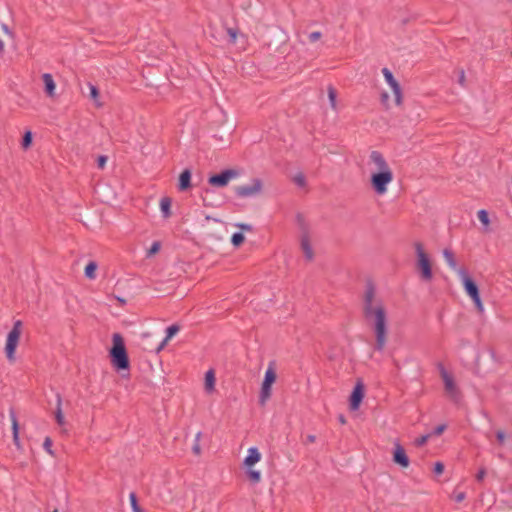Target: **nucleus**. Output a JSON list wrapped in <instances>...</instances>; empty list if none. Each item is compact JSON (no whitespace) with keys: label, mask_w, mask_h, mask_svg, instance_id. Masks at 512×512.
Returning <instances> with one entry per match:
<instances>
[{"label":"nucleus","mask_w":512,"mask_h":512,"mask_svg":"<svg viewBox=\"0 0 512 512\" xmlns=\"http://www.w3.org/2000/svg\"><path fill=\"white\" fill-rule=\"evenodd\" d=\"M53 512H58V510H57V509H55Z\"/></svg>","instance_id":"nucleus-49"},{"label":"nucleus","mask_w":512,"mask_h":512,"mask_svg":"<svg viewBox=\"0 0 512 512\" xmlns=\"http://www.w3.org/2000/svg\"><path fill=\"white\" fill-rule=\"evenodd\" d=\"M159 205H160V211L162 213V216L165 219L171 217V215H172V212H171L172 200H171V198H169V197H162L160 199Z\"/></svg>","instance_id":"nucleus-19"},{"label":"nucleus","mask_w":512,"mask_h":512,"mask_svg":"<svg viewBox=\"0 0 512 512\" xmlns=\"http://www.w3.org/2000/svg\"><path fill=\"white\" fill-rule=\"evenodd\" d=\"M108 158L106 156H99L97 158V165L100 169H103L107 163Z\"/></svg>","instance_id":"nucleus-39"},{"label":"nucleus","mask_w":512,"mask_h":512,"mask_svg":"<svg viewBox=\"0 0 512 512\" xmlns=\"http://www.w3.org/2000/svg\"><path fill=\"white\" fill-rule=\"evenodd\" d=\"M161 250V242L160 241H155L152 243V245L146 250V257L148 258H151L153 257L154 255H156L157 253H159V251Z\"/></svg>","instance_id":"nucleus-26"},{"label":"nucleus","mask_w":512,"mask_h":512,"mask_svg":"<svg viewBox=\"0 0 512 512\" xmlns=\"http://www.w3.org/2000/svg\"><path fill=\"white\" fill-rule=\"evenodd\" d=\"M383 76L387 84L389 85L392 94H393V102L396 106H400L402 104V90L397 82V80L394 78L391 71L387 68H384L382 70Z\"/></svg>","instance_id":"nucleus-10"},{"label":"nucleus","mask_w":512,"mask_h":512,"mask_svg":"<svg viewBox=\"0 0 512 512\" xmlns=\"http://www.w3.org/2000/svg\"><path fill=\"white\" fill-rule=\"evenodd\" d=\"M277 380V365L274 361L269 362L268 367L265 371L264 378L261 383L260 394L258 402L261 405L267 403L272 396V385Z\"/></svg>","instance_id":"nucleus-4"},{"label":"nucleus","mask_w":512,"mask_h":512,"mask_svg":"<svg viewBox=\"0 0 512 512\" xmlns=\"http://www.w3.org/2000/svg\"><path fill=\"white\" fill-rule=\"evenodd\" d=\"M11 36L6 27H2L0 32V52H3L6 47V42L10 40Z\"/></svg>","instance_id":"nucleus-23"},{"label":"nucleus","mask_w":512,"mask_h":512,"mask_svg":"<svg viewBox=\"0 0 512 512\" xmlns=\"http://www.w3.org/2000/svg\"><path fill=\"white\" fill-rule=\"evenodd\" d=\"M440 377L444 384L445 394L453 401H458L461 397L459 387L454 374L447 370L444 366H439Z\"/></svg>","instance_id":"nucleus-7"},{"label":"nucleus","mask_w":512,"mask_h":512,"mask_svg":"<svg viewBox=\"0 0 512 512\" xmlns=\"http://www.w3.org/2000/svg\"><path fill=\"white\" fill-rule=\"evenodd\" d=\"M322 34L319 31H314L308 35V39L311 43L318 41L321 38Z\"/></svg>","instance_id":"nucleus-38"},{"label":"nucleus","mask_w":512,"mask_h":512,"mask_svg":"<svg viewBox=\"0 0 512 512\" xmlns=\"http://www.w3.org/2000/svg\"><path fill=\"white\" fill-rule=\"evenodd\" d=\"M292 180L299 187L306 186V178L302 172H297L296 174H294Z\"/></svg>","instance_id":"nucleus-28"},{"label":"nucleus","mask_w":512,"mask_h":512,"mask_svg":"<svg viewBox=\"0 0 512 512\" xmlns=\"http://www.w3.org/2000/svg\"><path fill=\"white\" fill-rule=\"evenodd\" d=\"M413 247L416 255V269L418 270L421 279L427 282L431 281L433 278V272L430 255L421 242H415Z\"/></svg>","instance_id":"nucleus-3"},{"label":"nucleus","mask_w":512,"mask_h":512,"mask_svg":"<svg viewBox=\"0 0 512 512\" xmlns=\"http://www.w3.org/2000/svg\"><path fill=\"white\" fill-rule=\"evenodd\" d=\"M496 438L500 445H504L506 441L510 438V435L503 430H497Z\"/></svg>","instance_id":"nucleus-31"},{"label":"nucleus","mask_w":512,"mask_h":512,"mask_svg":"<svg viewBox=\"0 0 512 512\" xmlns=\"http://www.w3.org/2000/svg\"><path fill=\"white\" fill-rule=\"evenodd\" d=\"M308 439H309V441H311V442H314V441H315V437H314V436H309V438H308Z\"/></svg>","instance_id":"nucleus-47"},{"label":"nucleus","mask_w":512,"mask_h":512,"mask_svg":"<svg viewBox=\"0 0 512 512\" xmlns=\"http://www.w3.org/2000/svg\"><path fill=\"white\" fill-rule=\"evenodd\" d=\"M237 172L234 170H225L220 174L213 175L209 178V184L214 187H225L229 182L236 178Z\"/></svg>","instance_id":"nucleus-11"},{"label":"nucleus","mask_w":512,"mask_h":512,"mask_svg":"<svg viewBox=\"0 0 512 512\" xmlns=\"http://www.w3.org/2000/svg\"><path fill=\"white\" fill-rule=\"evenodd\" d=\"M227 35H228V41L229 43H235L238 37V31L234 28H227L226 29Z\"/></svg>","instance_id":"nucleus-33"},{"label":"nucleus","mask_w":512,"mask_h":512,"mask_svg":"<svg viewBox=\"0 0 512 512\" xmlns=\"http://www.w3.org/2000/svg\"><path fill=\"white\" fill-rule=\"evenodd\" d=\"M216 377L214 370L210 369L205 373L204 389L211 394L215 391Z\"/></svg>","instance_id":"nucleus-17"},{"label":"nucleus","mask_w":512,"mask_h":512,"mask_svg":"<svg viewBox=\"0 0 512 512\" xmlns=\"http://www.w3.org/2000/svg\"><path fill=\"white\" fill-rule=\"evenodd\" d=\"M55 419L59 426H64L66 424L65 417H64L62 409H61V399L60 398H58V400H57Z\"/></svg>","instance_id":"nucleus-24"},{"label":"nucleus","mask_w":512,"mask_h":512,"mask_svg":"<svg viewBox=\"0 0 512 512\" xmlns=\"http://www.w3.org/2000/svg\"><path fill=\"white\" fill-rule=\"evenodd\" d=\"M442 254L448 267L454 271L459 276V278L464 277L467 271L464 268L458 266L454 253L449 249H444Z\"/></svg>","instance_id":"nucleus-13"},{"label":"nucleus","mask_w":512,"mask_h":512,"mask_svg":"<svg viewBox=\"0 0 512 512\" xmlns=\"http://www.w3.org/2000/svg\"><path fill=\"white\" fill-rule=\"evenodd\" d=\"M43 448L49 453L51 456L54 455V452L52 450V440L50 437H46L43 442Z\"/></svg>","instance_id":"nucleus-36"},{"label":"nucleus","mask_w":512,"mask_h":512,"mask_svg":"<svg viewBox=\"0 0 512 512\" xmlns=\"http://www.w3.org/2000/svg\"><path fill=\"white\" fill-rule=\"evenodd\" d=\"M179 330H180V327L178 325H171V326H169L166 329V334L167 335H166L165 339L157 347L156 351L160 352L167 345V343L179 332Z\"/></svg>","instance_id":"nucleus-18"},{"label":"nucleus","mask_w":512,"mask_h":512,"mask_svg":"<svg viewBox=\"0 0 512 512\" xmlns=\"http://www.w3.org/2000/svg\"><path fill=\"white\" fill-rule=\"evenodd\" d=\"M436 474H442L444 471V465L441 462H437L434 467Z\"/></svg>","instance_id":"nucleus-41"},{"label":"nucleus","mask_w":512,"mask_h":512,"mask_svg":"<svg viewBox=\"0 0 512 512\" xmlns=\"http://www.w3.org/2000/svg\"><path fill=\"white\" fill-rule=\"evenodd\" d=\"M97 264L95 262H89L85 267V276L88 279H95L96 277Z\"/></svg>","instance_id":"nucleus-25"},{"label":"nucleus","mask_w":512,"mask_h":512,"mask_svg":"<svg viewBox=\"0 0 512 512\" xmlns=\"http://www.w3.org/2000/svg\"><path fill=\"white\" fill-rule=\"evenodd\" d=\"M244 236L242 233H235L232 235L231 242L234 246H239L243 243Z\"/></svg>","instance_id":"nucleus-35"},{"label":"nucleus","mask_w":512,"mask_h":512,"mask_svg":"<svg viewBox=\"0 0 512 512\" xmlns=\"http://www.w3.org/2000/svg\"><path fill=\"white\" fill-rule=\"evenodd\" d=\"M129 500H130V504H131V508H132L133 512H142L141 508L139 507V505L137 503V499H136V496L134 493H131L129 495Z\"/></svg>","instance_id":"nucleus-34"},{"label":"nucleus","mask_w":512,"mask_h":512,"mask_svg":"<svg viewBox=\"0 0 512 512\" xmlns=\"http://www.w3.org/2000/svg\"><path fill=\"white\" fill-rule=\"evenodd\" d=\"M445 429H446V425H444V424L443 425H439L438 427L435 428L434 433L436 435H441L445 431Z\"/></svg>","instance_id":"nucleus-44"},{"label":"nucleus","mask_w":512,"mask_h":512,"mask_svg":"<svg viewBox=\"0 0 512 512\" xmlns=\"http://www.w3.org/2000/svg\"><path fill=\"white\" fill-rule=\"evenodd\" d=\"M370 186L378 195H385L394 181L393 170L386 158L378 151H372L366 162Z\"/></svg>","instance_id":"nucleus-1"},{"label":"nucleus","mask_w":512,"mask_h":512,"mask_svg":"<svg viewBox=\"0 0 512 512\" xmlns=\"http://www.w3.org/2000/svg\"><path fill=\"white\" fill-rule=\"evenodd\" d=\"M478 220L487 228L490 225L489 216L486 210H479L477 212Z\"/></svg>","instance_id":"nucleus-29"},{"label":"nucleus","mask_w":512,"mask_h":512,"mask_svg":"<svg viewBox=\"0 0 512 512\" xmlns=\"http://www.w3.org/2000/svg\"><path fill=\"white\" fill-rule=\"evenodd\" d=\"M191 181V172L189 170H184L179 176V189L186 190L190 187Z\"/></svg>","instance_id":"nucleus-21"},{"label":"nucleus","mask_w":512,"mask_h":512,"mask_svg":"<svg viewBox=\"0 0 512 512\" xmlns=\"http://www.w3.org/2000/svg\"><path fill=\"white\" fill-rule=\"evenodd\" d=\"M366 320L373 326L375 333V347L382 351L388 339L387 311L383 302L376 299L372 292L367 293L364 304Z\"/></svg>","instance_id":"nucleus-2"},{"label":"nucleus","mask_w":512,"mask_h":512,"mask_svg":"<svg viewBox=\"0 0 512 512\" xmlns=\"http://www.w3.org/2000/svg\"><path fill=\"white\" fill-rule=\"evenodd\" d=\"M22 335V322L20 320H17L14 324L12 329L7 335L6 342H5V355L7 360L13 364L16 361V349L18 347L20 338Z\"/></svg>","instance_id":"nucleus-6"},{"label":"nucleus","mask_w":512,"mask_h":512,"mask_svg":"<svg viewBox=\"0 0 512 512\" xmlns=\"http://www.w3.org/2000/svg\"><path fill=\"white\" fill-rule=\"evenodd\" d=\"M32 139H33V135H32V132L30 130L26 131L24 133V136H23V140H22V143H21V147L24 149V150H27L30 148L31 144H32Z\"/></svg>","instance_id":"nucleus-27"},{"label":"nucleus","mask_w":512,"mask_h":512,"mask_svg":"<svg viewBox=\"0 0 512 512\" xmlns=\"http://www.w3.org/2000/svg\"><path fill=\"white\" fill-rule=\"evenodd\" d=\"M88 87H89V92H90L89 93L90 98L94 101V103L97 107H102L103 103L100 101L99 90L97 89V87L91 83L88 84Z\"/></svg>","instance_id":"nucleus-22"},{"label":"nucleus","mask_w":512,"mask_h":512,"mask_svg":"<svg viewBox=\"0 0 512 512\" xmlns=\"http://www.w3.org/2000/svg\"><path fill=\"white\" fill-rule=\"evenodd\" d=\"M364 398V385L358 380L350 396L349 405L351 410H357Z\"/></svg>","instance_id":"nucleus-14"},{"label":"nucleus","mask_w":512,"mask_h":512,"mask_svg":"<svg viewBox=\"0 0 512 512\" xmlns=\"http://www.w3.org/2000/svg\"><path fill=\"white\" fill-rule=\"evenodd\" d=\"M464 290L466 294L472 299L474 302L476 309L482 313L484 311V305L479 295V290L474 281L468 276L466 273L464 277H460Z\"/></svg>","instance_id":"nucleus-8"},{"label":"nucleus","mask_w":512,"mask_h":512,"mask_svg":"<svg viewBox=\"0 0 512 512\" xmlns=\"http://www.w3.org/2000/svg\"><path fill=\"white\" fill-rule=\"evenodd\" d=\"M458 82L461 84V85H464V82H465V73L463 70H460L458 71Z\"/></svg>","instance_id":"nucleus-43"},{"label":"nucleus","mask_w":512,"mask_h":512,"mask_svg":"<svg viewBox=\"0 0 512 512\" xmlns=\"http://www.w3.org/2000/svg\"><path fill=\"white\" fill-rule=\"evenodd\" d=\"M300 246L304 258L307 261H312L315 257V250L313 246L312 234L307 227L302 228L300 236Z\"/></svg>","instance_id":"nucleus-9"},{"label":"nucleus","mask_w":512,"mask_h":512,"mask_svg":"<svg viewBox=\"0 0 512 512\" xmlns=\"http://www.w3.org/2000/svg\"><path fill=\"white\" fill-rule=\"evenodd\" d=\"M11 424H12V431H13V442L18 449H21L22 446H21L20 439H19L18 421H17V418L15 417V415H13V414H11Z\"/></svg>","instance_id":"nucleus-20"},{"label":"nucleus","mask_w":512,"mask_h":512,"mask_svg":"<svg viewBox=\"0 0 512 512\" xmlns=\"http://www.w3.org/2000/svg\"><path fill=\"white\" fill-rule=\"evenodd\" d=\"M44 91L49 98H54L56 95V83L53 79V76L50 73H44L41 76Z\"/></svg>","instance_id":"nucleus-16"},{"label":"nucleus","mask_w":512,"mask_h":512,"mask_svg":"<svg viewBox=\"0 0 512 512\" xmlns=\"http://www.w3.org/2000/svg\"><path fill=\"white\" fill-rule=\"evenodd\" d=\"M381 100H382V103L389 107L390 106V100H389V95L387 93H383L382 96H381Z\"/></svg>","instance_id":"nucleus-42"},{"label":"nucleus","mask_w":512,"mask_h":512,"mask_svg":"<svg viewBox=\"0 0 512 512\" xmlns=\"http://www.w3.org/2000/svg\"><path fill=\"white\" fill-rule=\"evenodd\" d=\"M429 437H430V435H424V436H421L420 438H418V439L416 440V444H417L418 446H422V445H424V444L428 441Z\"/></svg>","instance_id":"nucleus-40"},{"label":"nucleus","mask_w":512,"mask_h":512,"mask_svg":"<svg viewBox=\"0 0 512 512\" xmlns=\"http://www.w3.org/2000/svg\"><path fill=\"white\" fill-rule=\"evenodd\" d=\"M201 436H202L201 432H198V433H196L195 438H194V443H193V446H192V451L196 455H200L201 454V446H200Z\"/></svg>","instance_id":"nucleus-30"},{"label":"nucleus","mask_w":512,"mask_h":512,"mask_svg":"<svg viewBox=\"0 0 512 512\" xmlns=\"http://www.w3.org/2000/svg\"><path fill=\"white\" fill-rule=\"evenodd\" d=\"M451 498L455 501V502H462L465 500L466 498V493L464 491H459V490H455L452 495H451Z\"/></svg>","instance_id":"nucleus-32"},{"label":"nucleus","mask_w":512,"mask_h":512,"mask_svg":"<svg viewBox=\"0 0 512 512\" xmlns=\"http://www.w3.org/2000/svg\"><path fill=\"white\" fill-rule=\"evenodd\" d=\"M112 340L113 346L110 355L113 366L117 369H127L129 367V360L123 338L120 334H114Z\"/></svg>","instance_id":"nucleus-5"},{"label":"nucleus","mask_w":512,"mask_h":512,"mask_svg":"<svg viewBox=\"0 0 512 512\" xmlns=\"http://www.w3.org/2000/svg\"><path fill=\"white\" fill-rule=\"evenodd\" d=\"M485 475H486V471H485V469H481V470L477 473L476 478H477V480L481 481V480H483V479H484Z\"/></svg>","instance_id":"nucleus-45"},{"label":"nucleus","mask_w":512,"mask_h":512,"mask_svg":"<svg viewBox=\"0 0 512 512\" xmlns=\"http://www.w3.org/2000/svg\"><path fill=\"white\" fill-rule=\"evenodd\" d=\"M328 97L333 109L336 108V92L333 88H329Z\"/></svg>","instance_id":"nucleus-37"},{"label":"nucleus","mask_w":512,"mask_h":512,"mask_svg":"<svg viewBox=\"0 0 512 512\" xmlns=\"http://www.w3.org/2000/svg\"><path fill=\"white\" fill-rule=\"evenodd\" d=\"M393 461L402 468H408L410 464L409 458L400 444H395L394 446Z\"/></svg>","instance_id":"nucleus-15"},{"label":"nucleus","mask_w":512,"mask_h":512,"mask_svg":"<svg viewBox=\"0 0 512 512\" xmlns=\"http://www.w3.org/2000/svg\"><path fill=\"white\" fill-rule=\"evenodd\" d=\"M339 421H340L341 424H345L346 423V419L342 415L339 417Z\"/></svg>","instance_id":"nucleus-46"},{"label":"nucleus","mask_w":512,"mask_h":512,"mask_svg":"<svg viewBox=\"0 0 512 512\" xmlns=\"http://www.w3.org/2000/svg\"><path fill=\"white\" fill-rule=\"evenodd\" d=\"M248 456L245 458L243 467L245 469V473L248 478L252 481H256V471L254 470V466L256 464V448L251 447L248 450Z\"/></svg>","instance_id":"nucleus-12"},{"label":"nucleus","mask_w":512,"mask_h":512,"mask_svg":"<svg viewBox=\"0 0 512 512\" xmlns=\"http://www.w3.org/2000/svg\"><path fill=\"white\" fill-rule=\"evenodd\" d=\"M117 300H118L119 302H121L122 304H124V303H125V300H124V299H121V298H119V297L117 298Z\"/></svg>","instance_id":"nucleus-48"}]
</instances>
